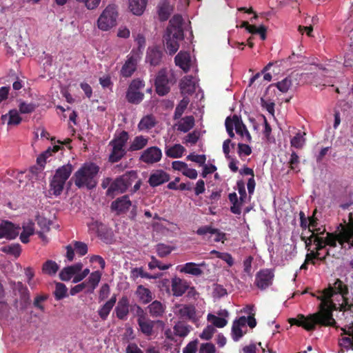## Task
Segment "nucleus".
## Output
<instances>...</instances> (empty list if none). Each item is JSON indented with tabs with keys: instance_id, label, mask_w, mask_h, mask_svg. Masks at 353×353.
I'll use <instances>...</instances> for the list:
<instances>
[{
	"instance_id": "nucleus-1",
	"label": "nucleus",
	"mask_w": 353,
	"mask_h": 353,
	"mask_svg": "<svg viewBox=\"0 0 353 353\" xmlns=\"http://www.w3.org/2000/svg\"><path fill=\"white\" fill-rule=\"evenodd\" d=\"M334 294H340L341 300L349 294L348 286L339 279H335L333 283H329L323 291L312 294L313 297L321 301L319 311L308 316L299 314L295 318H290L288 322L291 325L301 326L307 331L315 330L316 325L334 327L336 322L333 317V312L337 310V305L332 299Z\"/></svg>"
},
{
	"instance_id": "nucleus-2",
	"label": "nucleus",
	"mask_w": 353,
	"mask_h": 353,
	"mask_svg": "<svg viewBox=\"0 0 353 353\" xmlns=\"http://www.w3.org/2000/svg\"><path fill=\"white\" fill-rule=\"evenodd\" d=\"M316 252H321L326 246L336 248L339 244L341 249L348 250L353 248V214L348 215V223L343 219L333 232H327L325 238L316 236L314 239Z\"/></svg>"
},
{
	"instance_id": "nucleus-3",
	"label": "nucleus",
	"mask_w": 353,
	"mask_h": 353,
	"mask_svg": "<svg viewBox=\"0 0 353 353\" xmlns=\"http://www.w3.org/2000/svg\"><path fill=\"white\" fill-rule=\"evenodd\" d=\"M99 167L94 163H84L73 175L72 179L79 188L83 187L91 190L97 184V176Z\"/></svg>"
},
{
	"instance_id": "nucleus-4",
	"label": "nucleus",
	"mask_w": 353,
	"mask_h": 353,
	"mask_svg": "<svg viewBox=\"0 0 353 353\" xmlns=\"http://www.w3.org/2000/svg\"><path fill=\"white\" fill-rule=\"evenodd\" d=\"M73 171V165L70 163H67L59 168L52 179L50 181V192L52 194L58 196L61 194L65 182L70 176Z\"/></svg>"
},
{
	"instance_id": "nucleus-5",
	"label": "nucleus",
	"mask_w": 353,
	"mask_h": 353,
	"mask_svg": "<svg viewBox=\"0 0 353 353\" xmlns=\"http://www.w3.org/2000/svg\"><path fill=\"white\" fill-rule=\"evenodd\" d=\"M128 139V132L122 130L110 141L109 145L112 146V150L108 157L109 162L117 163L126 154L127 151L125 149V145Z\"/></svg>"
},
{
	"instance_id": "nucleus-6",
	"label": "nucleus",
	"mask_w": 353,
	"mask_h": 353,
	"mask_svg": "<svg viewBox=\"0 0 353 353\" xmlns=\"http://www.w3.org/2000/svg\"><path fill=\"white\" fill-rule=\"evenodd\" d=\"M118 13L116 7L109 5L103 11L97 20V26L102 31H108L110 28L116 26Z\"/></svg>"
},
{
	"instance_id": "nucleus-7",
	"label": "nucleus",
	"mask_w": 353,
	"mask_h": 353,
	"mask_svg": "<svg viewBox=\"0 0 353 353\" xmlns=\"http://www.w3.org/2000/svg\"><path fill=\"white\" fill-rule=\"evenodd\" d=\"M130 176H136V172L134 171H130L121 176L117 177L108 188L107 195H114L115 192H125L131 185V182L130 181Z\"/></svg>"
},
{
	"instance_id": "nucleus-8",
	"label": "nucleus",
	"mask_w": 353,
	"mask_h": 353,
	"mask_svg": "<svg viewBox=\"0 0 353 353\" xmlns=\"http://www.w3.org/2000/svg\"><path fill=\"white\" fill-rule=\"evenodd\" d=\"M183 18L179 14H175L169 21L166 28L165 36L174 39L182 41L183 39V30L182 28Z\"/></svg>"
},
{
	"instance_id": "nucleus-9",
	"label": "nucleus",
	"mask_w": 353,
	"mask_h": 353,
	"mask_svg": "<svg viewBox=\"0 0 353 353\" xmlns=\"http://www.w3.org/2000/svg\"><path fill=\"white\" fill-rule=\"evenodd\" d=\"M171 79L168 77L165 68L159 70L157 74L154 86L157 94L159 96H164L170 90Z\"/></svg>"
},
{
	"instance_id": "nucleus-10",
	"label": "nucleus",
	"mask_w": 353,
	"mask_h": 353,
	"mask_svg": "<svg viewBox=\"0 0 353 353\" xmlns=\"http://www.w3.org/2000/svg\"><path fill=\"white\" fill-rule=\"evenodd\" d=\"M274 278V274L272 270L263 269L256 274L255 284L259 289L265 290L272 285Z\"/></svg>"
},
{
	"instance_id": "nucleus-11",
	"label": "nucleus",
	"mask_w": 353,
	"mask_h": 353,
	"mask_svg": "<svg viewBox=\"0 0 353 353\" xmlns=\"http://www.w3.org/2000/svg\"><path fill=\"white\" fill-rule=\"evenodd\" d=\"M162 157L161 149L157 146L146 148L139 157V160L147 164H154L159 162Z\"/></svg>"
},
{
	"instance_id": "nucleus-12",
	"label": "nucleus",
	"mask_w": 353,
	"mask_h": 353,
	"mask_svg": "<svg viewBox=\"0 0 353 353\" xmlns=\"http://www.w3.org/2000/svg\"><path fill=\"white\" fill-rule=\"evenodd\" d=\"M196 234L199 236H205L208 234H210L211 236L214 235L215 237H214V242H222L224 243L225 240V234L221 232L219 229L212 228L210 225H205L203 227L199 228L196 231Z\"/></svg>"
},
{
	"instance_id": "nucleus-13",
	"label": "nucleus",
	"mask_w": 353,
	"mask_h": 353,
	"mask_svg": "<svg viewBox=\"0 0 353 353\" xmlns=\"http://www.w3.org/2000/svg\"><path fill=\"white\" fill-rule=\"evenodd\" d=\"M20 228H16L10 222L0 225V239L6 238L9 240L14 239L19 234Z\"/></svg>"
},
{
	"instance_id": "nucleus-14",
	"label": "nucleus",
	"mask_w": 353,
	"mask_h": 353,
	"mask_svg": "<svg viewBox=\"0 0 353 353\" xmlns=\"http://www.w3.org/2000/svg\"><path fill=\"white\" fill-rule=\"evenodd\" d=\"M247 323V318L242 316L240 318L235 319L233 322L232 327V337L234 341H238L244 335L245 332H243L242 327H245Z\"/></svg>"
},
{
	"instance_id": "nucleus-15",
	"label": "nucleus",
	"mask_w": 353,
	"mask_h": 353,
	"mask_svg": "<svg viewBox=\"0 0 353 353\" xmlns=\"http://www.w3.org/2000/svg\"><path fill=\"white\" fill-rule=\"evenodd\" d=\"M131 206V201L128 195L117 198L111 203V209L117 214L127 212Z\"/></svg>"
},
{
	"instance_id": "nucleus-16",
	"label": "nucleus",
	"mask_w": 353,
	"mask_h": 353,
	"mask_svg": "<svg viewBox=\"0 0 353 353\" xmlns=\"http://www.w3.org/2000/svg\"><path fill=\"white\" fill-rule=\"evenodd\" d=\"M117 318L121 320L127 319L129 312V299L125 295L120 298L115 307Z\"/></svg>"
},
{
	"instance_id": "nucleus-17",
	"label": "nucleus",
	"mask_w": 353,
	"mask_h": 353,
	"mask_svg": "<svg viewBox=\"0 0 353 353\" xmlns=\"http://www.w3.org/2000/svg\"><path fill=\"white\" fill-rule=\"evenodd\" d=\"M170 179L169 174L162 170H157L150 175L148 183L151 187L159 186Z\"/></svg>"
},
{
	"instance_id": "nucleus-18",
	"label": "nucleus",
	"mask_w": 353,
	"mask_h": 353,
	"mask_svg": "<svg viewBox=\"0 0 353 353\" xmlns=\"http://www.w3.org/2000/svg\"><path fill=\"white\" fill-rule=\"evenodd\" d=\"M101 277V273L99 271H95L91 273L89 278L80 285H83V290H85V293H92L98 286Z\"/></svg>"
},
{
	"instance_id": "nucleus-19",
	"label": "nucleus",
	"mask_w": 353,
	"mask_h": 353,
	"mask_svg": "<svg viewBox=\"0 0 353 353\" xmlns=\"http://www.w3.org/2000/svg\"><path fill=\"white\" fill-rule=\"evenodd\" d=\"M173 11L169 0H161L157 6V14L160 21H166Z\"/></svg>"
},
{
	"instance_id": "nucleus-20",
	"label": "nucleus",
	"mask_w": 353,
	"mask_h": 353,
	"mask_svg": "<svg viewBox=\"0 0 353 353\" xmlns=\"http://www.w3.org/2000/svg\"><path fill=\"white\" fill-rule=\"evenodd\" d=\"M137 59L133 55H128L127 59L121 69V74L124 77L132 76L137 69Z\"/></svg>"
},
{
	"instance_id": "nucleus-21",
	"label": "nucleus",
	"mask_w": 353,
	"mask_h": 353,
	"mask_svg": "<svg viewBox=\"0 0 353 353\" xmlns=\"http://www.w3.org/2000/svg\"><path fill=\"white\" fill-rule=\"evenodd\" d=\"M171 289L172 294L176 297L181 296L188 289L187 283L179 278L174 277L171 281Z\"/></svg>"
},
{
	"instance_id": "nucleus-22",
	"label": "nucleus",
	"mask_w": 353,
	"mask_h": 353,
	"mask_svg": "<svg viewBox=\"0 0 353 353\" xmlns=\"http://www.w3.org/2000/svg\"><path fill=\"white\" fill-rule=\"evenodd\" d=\"M174 62L176 65L187 72L190 67V57L187 52L180 51L174 57Z\"/></svg>"
},
{
	"instance_id": "nucleus-23",
	"label": "nucleus",
	"mask_w": 353,
	"mask_h": 353,
	"mask_svg": "<svg viewBox=\"0 0 353 353\" xmlns=\"http://www.w3.org/2000/svg\"><path fill=\"white\" fill-rule=\"evenodd\" d=\"M162 56V50L158 47H153L148 50L146 60L150 63V65H157L161 63Z\"/></svg>"
},
{
	"instance_id": "nucleus-24",
	"label": "nucleus",
	"mask_w": 353,
	"mask_h": 353,
	"mask_svg": "<svg viewBox=\"0 0 353 353\" xmlns=\"http://www.w3.org/2000/svg\"><path fill=\"white\" fill-rule=\"evenodd\" d=\"M117 301V295L113 294L112 297L101 306L98 310V315L102 320L107 319L110 312L112 311L113 306Z\"/></svg>"
},
{
	"instance_id": "nucleus-25",
	"label": "nucleus",
	"mask_w": 353,
	"mask_h": 353,
	"mask_svg": "<svg viewBox=\"0 0 353 353\" xmlns=\"http://www.w3.org/2000/svg\"><path fill=\"white\" fill-rule=\"evenodd\" d=\"M148 140V137L143 135L136 136L131 141L127 150L134 152L142 150L147 145Z\"/></svg>"
},
{
	"instance_id": "nucleus-26",
	"label": "nucleus",
	"mask_w": 353,
	"mask_h": 353,
	"mask_svg": "<svg viewBox=\"0 0 353 353\" xmlns=\"http://www.w3.org/2000/svg\"><path fill=\"white\" fill-rule=\"evenodd\" d=\"M148 312L152 318L162 316L165 312V306L159 301H153L148 307Z\"/></svg>"
},
{
	"instance_id": "nucleus-27",
	"label": "nucleus",
	"mask_w": 353,
	"mask_h": 353,
	"mask_svg": "<svg viewBox=\"0 0 353 353\" xmlns=\"http://www.w3.org/2000/svg\"><path fill=\"white\" fill-rule=\"evenodd\" d=\"M62 148L63 147L58 145H55L52 148L50 147L37 157V162L41 168V170L44 168L47 159L52 154V153L57 152Z\"/></svg>"
},
{
	"instance_id": "nucleus-28",
	"label": "nucleus",
	"mask_w": 353,
	"mask_h": 353,
	"mask_svg": "<svg viewBox=\"0 0 353 353\" xmlns=\"http://www.w3.org/2000/svg\"><path fill=\"white\" fill-rule=\"evenodd\" d=\"M148 0H129V9L133 14L141 16L146 7Z\"/></svg>"
},
{
	"instance_id": "nucleus-29",
	"label": "nucleus",
	"mask_w": 353,
	"mask_h": 353,
	"mask_svg": "<svg viewBox=\"0 0 353 353\" xmlns=\"http://www.w3.org/2000/svg\"><path fill=\"white\" fill-rule=\"evenodd\" d=\"M135 294L137 295L140 303L142 304H148V303H150L153 299L150 290L143 285H139L137 287Z\"/></svg>"
},
{
	"instance_id": "nucleus-30",
	"label": "nucleus",
	"mask_w": 353,
	"mask_h": 353,
	"mask_svg": "<svg viewBox=\"0 0 353 353\" xmlns=\"http://www.w3.org/2000/svg\"><path fill=\"white\" fill-rule=\"evenodd\" d=\"M176 314L182 319H194L195 316V307L192 305H179Z\"/></svg>"
},
{
	"instance_id": "nucleus-31",
	"label": "nucleus",
	"mask_w": 353,
	"mask_h": 353,
	"mask_svg": "<svg viewBox=\"0 0 353 353\" xmlns=\"http://www.w3.org/2000/svg\"><path fill=\"white\" fill-rule=\"evenodd\" d=\"M203 265H205V263H201L199 265H196L194 263H187L181 268V272L199 276L203 274V272L200 268H199V266Z\"/></svg>"
},
{
	"instance_id": "nucleus-32",
	"label": "nucleus",
	"mask_w": 353,
	"mask_h": 353,
	"mask_svg": "<svg viewBox=\"0 0 353 353\" xmlns=\"http://www.w3.org/2000/svg\"><path fill=\"white\" fill-rule=\"evenodd\" d=\"M125 97L129 103L132 104H139L143 99L144 94L140 92V90H130V88H128Z\"/></svg>"
},
{
	"instance_id": "nucleus-33",
	"label": "nucleus",
	"mask_w": 353,
	"mask_h": 353,
	"mask_svg": "<svg viewBox=\"0 0 353 353\" xmlns=\"http://www.w3.org/2000/svg\"><path fill=\"white\" fill-rule=\"evenodd\" d=\"M337 310L344 312H350V315L353 317V294H352L351 296L346 295L342 299V303L337 305Z\"/></svg>"
},
{
	"instance_id": "nucleus-34",
	"label": "nucleus",
	"mask_w": 353,
	"mask_h": 353,
	"mask_svg": "<svg viewBox=\"0 0 353 353\" xmlns=\"http://www.w3.org/2000/svg\"><path fill=\"white\" fill-rule=\"evenodd\" d=\"M156 125V119L152 114L144 116L138 123L139 130H148Z\"/></svg>"
},
{
	"instance_id": "nucleus-35",
	"label": "nucleus",
	"mask_w": 353,
	"mask_h": 353,
	"mask_svg": "<svg viewBox=\"0 0 353 353\" xmlns=\"http://www.w3.org/2000/svg\"><path fill=\"white\" fill-rule=\"evenodd\" d=\"M185 148L180 144H174L170 148H166L165 154L170 158L176 159L183 156L185 152Z\"/></svg>"
},
{
	"instance_id": "nucleus-36",
	"label": "nucleus",
	"mask_w": 353,
	"mask_h": 353,
	"mask_svg": "<svg viewBox=\"0 0 353 353\" xmlns=\"http://www.w3.org/2000/svg\"><path fill=\"white\" fill-rule=\"evenodd\" d=\"M180 90L182 93H192L194 90V85L190 76L184 77L180 81Z\"/></svg>"
},
{
	"instance_id": "nucleus-37",
	"label": "nucleus",
	"mask_w": 353,
	"mask_h": 353,
	"mask_svg": "<svg viewBox=\"0 0 353 353\" xmlns=\"http://www.w3.org/2000/svg\"><path fill=\"white\" fill-rule=\"evenodd\" d=\"M142 333L146 336H150L152 333L154 322L148 318L137 321Z\"/></svg>"
},
{
	"instance_id": "nucleus-38",
	"label": "nucleus",
	"mask_w": 353,
	"mask_h": 353,
	"mask_svg": "<svg viewBox=\"0 0 353 353\" xmlns=\"http://www.w3.org/2000/svg\"><path fill=\"white\" fill-rule=\"evenodd\" d=\"M34 234V225L32 222L23 227V232L20 235V240L23 243H28L30 241V236Z\"/></svg>"
},
{
	"instance_id": "nucleus-39",
	"label": "nucleus",
	"mask_w": 353,
	"mask_h": 353,
	"mask_svg": "<svg viewBox=\"0 0 353 353\" xmlns=\"http://www.w3.org/2000/svg\"><path fill=\"white\" fill-rule=\"evenodd\" d=\"M194 125V119L192 116H185L181 119V122L178 125V130L187 132L193 128Z\"/></svg>"
},
{
	"instance_id": "nucleus-40",
	"label": "nucleus",
	"mask_w": 353,
	"mask_h": 353,
	"mask_svg": "<svg viewBox=\"0 0 353 353\" xmlns=\"http://www.w3.org/2000/svg\"><path fill=\"white\" fill-rule=\"evenodd\" d=\"M53 295L55 300H63L68 296V289L66 286L61 283H57L55 284V290L53 292Z\"/></svg>"
},
{
	"instance_id": "nucleus-41",
	"label": "nucleus",
	"mask_w": 353,
	"mask_h": 353,
	"mask_svg": "<svg viewBox=\"0 0 353 353\" xmlns=\"http://www.w3.org/2000/svg\"><path fill=\"white\" fill-rule=\"evenodd\" d=\"M59 265L55 261L48 260L42 267V272L48 275H54L59 270Z\"/></svg>"
},
{
	"instance_id": "nucleus-42",
	"label": "nucleus",
	"mask_w": 353,
	"mask_h": 353,
	"mask_svg": "<svg viewBox=\"0 0 353 353\" xmlns=\"http://www.w3.org/2000/svg\"><path fill=\"white\" fill-rule=\"evenodd\" d=\"M232 120L235 127L236 132L241 137H244L245 131L248 129L246 125L243 123L241 117L237 114L232 116Z\"/></svg>"
},
{
	"instance_id": "nucleus-43",
	"label": "nucleus",
	"mask_w": 353,
	"mask_h": 353,
	"mask_svg": "<svg viewBox=\"0 0 353 353\" xmlns=\"http://www.w3.org/2000/svg\"><path fill=\"white\" fill-rule=\"evenodd\" d=\"M165 40V46L168 52L170 54H174L179 49V44L178 43L179 40H176V39H172L169 36H164Z\"/></svg>"
},
{
	"instance_id": "nucleus-44",
	"label": "nucleus",
	"mask_w": 353,
	"mask_h": 353,
	"mask_svg": "<svg viewBox=\"0 0 353 353\" xmlns=\"http://www.w3.org/2000/svg\"><path fill=\"white\" fill-rule=\"evenodd\" d=\"M1 251L3 253L18 257L21 254V247L19 244H12L2 247Z\"/></svg>"
},
{
	"instance_id": "nucleus-45",
	"label": "nucleus",
	"mask_w": 353,
	"mask_h": 353,
	"mask_svg": "<svg viewBox=\"0 0 353 353\" xmlns=\"http://www.w3.org/2000/svg\"><path fill=\"white\" fill-rule=\"evenodd\" d=\"M49 297L48 294H42L41 295H37L35 296L33 301V305L37 310H40L41 312H44L45 306L43 302L46 301Z\"/></svg>"
},
{
	"instance_id": "nucleus-46",
	"label": "nucleus",
	"mask_w": 353,
	"mask_h": 353,
	"mask_svg": "<svg viewBox=\"0 0 353 353\" xmlns=\"http://www.w3.org/2000/svg\"><path fill=\"white\" fill-rule=\"evenodd\" d=\"M188 99L183 98L180 101L179 104L176 106L174 112V119H179L182 114L183 113L184 110L187 108V105L188 104Z\"/></svg>"
},
{
	"instance_id": "nucleus-47",
	"label": "nucleus",
	"mask_w": 353,
	"mask_h": 353,
	"mask_svg": "<svg viewBox=\"0 0 353 353\" xmlns=\"http://www.w3.org/2000/svg\"><path fill=\"white\" fill-rule=\"evenodd\" d=\"M9 117L8 121V124L9 125H19L21 121L22 118L20 117L19 113L17 109H12L8 112Z\"/></svg>"
},
{
	"instance_id": "nucleus-48",
	"label": "nucleus",
	"mask_w": 353,
	"mask_h": 353,
	"mask_svg": "<svg viewBox=\"0 0 353 353\" xmlns=\"http://www.w3.org/2000/svg\"><path fill=\"white\" fill-rule=\"evenodd\" d=\"M305 133L301 134V132L296 133V134L291 139V145L296 148H301L305 143V139L304 138Z\"/></svg>"
},
{
	"instance_id": "nucleus-49",
	"label": "nucleus",
	"mask_w": 353,
	"mask_h": 353,
	"mask_svg": "<svg viewBox=\"0 0 353 353\" xmlns=\"http://www.w3.org/2000/svg\"><path fill=\"white\" fill-rule=\"evenodd\" d=\"M275 85L282 92H287L290 88L292 85V81L290 77H287L282 81H280L275 83Z\"/></svg>"
},
{
	"instance_id": "nucleus-50",
	"label": "nucleus",
	"mask_w": 353,
	"mask_h": 353,
	"mask_svg": "<svg viewBox=\"0 0 353 353\" xmlns=\"http://www.w3.org/2000/svg\"><path fill=\"white\" fill-rule=\"evenodd\" d=\"M37 105L33 103H26L21 101L19 105V112L21 114H29L32 113L35 110Z\"/></svg>"
},
{
	"instance_id": "nucleus-51",
	"label": "nucleus",
	"mask_w": 353,
	"mask_h": 353,
	"mask_svg": "<svg viewBox=\"0 0 353 353\" xmlns=\"http://www.w3.org/2000/svg\"><path fill=\"white\" fill-rule=\"evenodd\" d=\"M170 267V265H163L155 257H151V261L148 263V268L150 270H154L158 268L160 270H167Z\"/></svg>"
},
{
	"instance_id": "nucleus-52",
	"label": "nucleus",
	"mask_w": 353,
	"mask_h": 353,
	"mask_svg": "<svg viewBox=\"0 0 353 353\" xmlns=\"http://www.w3.org/2000/svg\"><path fill=\"white\" fill-rule=\"evenodd\" d=\"M321 252H316L314 251H310V253L307 254L305 261L306 263H311L313 265H315L314 260L317 259L321 261H325V256H321Z\"/></svg>"
},
{
	"instance_id": "nucleus-53",
	"label": "nucleus",
	"mask_w": 353,
	"mask_h": 353,
	"mask_svg": "<svg viewBox=\"0 0 353 353\" xmlns=\"http://www.w3.org/2000/svg\"><path fill=\"white\" fill-rule=\"evenodd\" d=\"M186 159L192 162H195L199 165H203L206 162V156L205 154H194L191 153L186 157Z\"/></svg>"
},
{
	"instance_id": "nucleus-54",
	"label": "nucleus",
	"mask_w": 353,
	"mask_h": 353,
	"mask_svg": "<svg viewBox=\"0 0 353 353\" xmlns=\"http://www.w3.org/2000/svg\"><path fill=\"white\" fill-rule=\"evenodd\" d=\"M74 248L77 254L81 256H85L88 253V246L85 243L81 241H74Z\"/></svg>"
},
{
	"instance_id": "nucleus-55",
	"label": "nucleus",
	"mask_w": 353,
	"mask_h": 353,
	"mask_svg": "<svg viewBox=\"0 0 353 353\" xmlns=\"http://www.w3.org/2000/svg\"><path fill=\"white\" fill-rule=\"evenodd\" d=\"M208 320H212V324L215 327H223L227 325V319L223 317H217L214 314H208Z\"/></svg>"
},
{
	"instance_id": "nucleus-56",
	"label": "nucleus",
	"mask_w": 353,
	"mask_h": 353,
	"mask_svg": "<svg viewBox=\"0 0 353 353\" xmlns=\"http://www.w3.org/2000/svg\"><path fill=\"white\" fill-rule=\"evenodd\" d=\"M172 252V248L166 245L160 243L157 245V252L159 257H165L170 254Z\"/></svg>"
},
{
	"instance_id": "nucleus-57",
	"label": "nucleus",
	"mask_w": 353,
	"mask_h": 353,
	"mask_svg": "<svg viewBox=\"0 0 353 353\" xmlns=\"http://www.w3.org/2000/svg\"><path fill=\"white\" fill-rule=\"evenodd\" d=\"M339 345L346 349H353V336L352 335L342 336L339 339Z\"/></svg>"
},
{
	"instance_id": "nucleus-58",
	"label": "nucleus",
	"mask_w": 353,
	"mask_h": 353,
	"mask_svg": "<svg viewBox=\"0 0 353 353\" xmlns=\"http://www.w3.org/2000/svg\"><path fill=\"white\" fill-rule=\"evenodd\" d=\"M173 329L174 334L181 337L185 336L189 332L188 327L181 323L175 325Z\"/></svg>"
},
{
	"instance_id": "nucleus-59",
	"label": "nucleus",
	"mask_w": 353,
	"mask_h": 353,
	"mask_svg": "<svg viewBox=\"0 0 353 353\" xmlns=\"http://www.w3.org/2000/svg\"><path fill=\"white\" fill-rule=\"evenodd\" d=\"M212 296H214V297H216V299H221V297L227 296V290L222 285L216 284L214 285Z\"/></svg>"
},
{
	"instance_id": "nucleus-60",
	"label": "nucleus",
	"mask_w": 353,
	"mask_h": 353,
	"mask_svg": "<svg viewBox=\"0 0 353 353\" xmlns=\"http://www.w3.org/2000/svg\"><path fill=\"white\" fill-rule=\"evenodd\" d=\"M216 331L214 326L210 325L203 330L201 333L200 337L203 339L209 340L212 336L213 333Z\"/></svg>"
},
{
	"instance_id": "nucleus-61",
	"label": "nucleus",
	"mask_w": 353,
	"mask_h": 353,
	"mask_svg": "<svg viewBox=\"0 0 353 353\" xmlns=\"http://www.w3.org/2000/svg\"><path fill=\"white\" fill-rule=\"evenodd\" d=\"M252 148L249 145L241 143L238 144V154L240 157L243 154L249 156L252 154Z\"/></svg>"
},
{
	"instance_id": "nucleus-62",
	"label": "nucleus",
	"mask_w": 353,
	"mask_h": 353,
	"mask_svg": "<svg viewBox=\"0 0 353 353\" xmlns=\"http://www.w3.org/2000/svg\"><path fill=\"white\" fill-rule=\"evenodd\" d=\"M199 353H216V347L212 343H205L201 345Z\"/></svg>"
},
{
	"instance_id": "nucleus-63",
	"label": "nucleus",
	"mask_w": 353,
	"mask_h": 353,
	"mask_svg": "<svg viewBox=\"0 0 353 353\" xmlns=\"http://www.w3.org/2000/svg\"><path fill=\"white\" fill-rule=\"evenodd\" d=\"M110 289L108 284L105 283L103 284L101 289L99 290V300L100 301H103V300H105L108 299V296L110 294Z\"/></svg>"
},
{
	"instance_id": "nucleus-64",
	"label": "nucleus",
	"mask_w": 353,
	"mask_h": 353,
	"mask_svg": "<svg viewBox=\"0 0 353 353\" xmlns=\"http://www.w3.org/2000/svg\"><path fill=\"white\" fill-rule=\"evenodd\" d=\"M145 86V83L143 80L137 78L134 79L132 80L130 83L128 85V88H130V90H140L141 89L143 88Z\"/></svg>"
}]
</instances>
